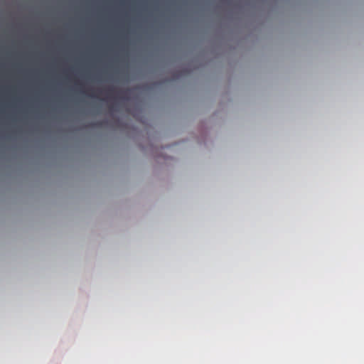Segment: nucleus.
Returning <instances> with one entry per match:
<instances>
[{
	"instance_id": "1",
	"label": "nucleus",
	"mask_w": 364,
	"mask_h": 364,
	"mask_svg": "<svg viewBox=\"0 0 364 364\" xmlns=\"http://www.w3.org/2000/svg\"><path fill=\"white\" fill-rule=\"evenodd\" d=\"M80 92H81L82 94L89 95L90 97H93V98H96V97H97V96H96L95 95H94V94L87 95V92L83 91V90H80Z\"/></svg>"
},
{
	"instance_id": "2",
	"label": "nucleus",
	"mask_w": 364,
	"mask_h": 364,
	"mask_svg": "<svg viewBox=\"0 0 364 364\" xmlns=\"http://www.w3.org/2000/svg\"><path fill=\"white\" fill-rule=\"evenodd\" d=\"M114 92L113 88H109L107 90V93L110 95Z\"/></svg>"
},
{
	"instance_id": "3",
	"label": "nucleus",
	"mask_w": 364,
	"mask_h": 364,
	"mask_svg": "<svg viewBox=\"0 0 364 364\" xmlns=\"http://www.w3.org/2000/svg\"><path fill=\"white\" fill-rule=\"evenodd\" d=\"M100 124H101V123H97V124H95V125H97V126H99V125H100Z\"/></svg>"
}]
</instances>
